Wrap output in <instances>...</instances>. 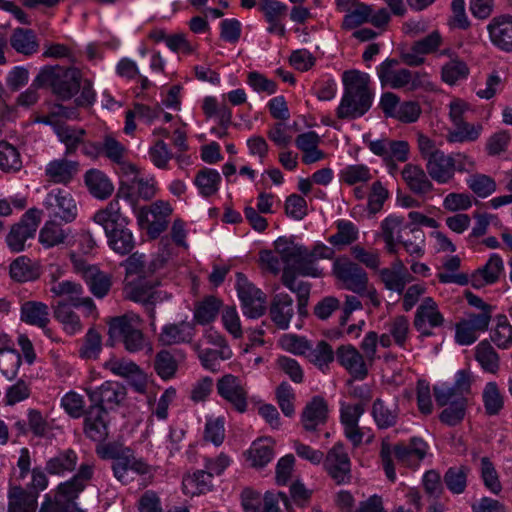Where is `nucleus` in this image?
<instances>
[{"mask_svg":"<svg viewBox=\"0 0 512 512\" xmlns=\"http://www.w3.org/2000/svg\"><path fill=\"white\" fill-rule=\"evenodd\" d=\"M223 306L221 299L209 295L197 302L194 307L193 323L207 325L216 320L220 309Z\"/></svg>","mask_w":512,"mask_h":512,"instance_id":"38","label":"nucleus"},{"mask_svg":"<svg viewBox=\"0 0 512 512\" xmlns=\"http://www.w3.org/2000/svg\"><path fill=\"white\" fill-rule=\"evenodd\" d=\"M328 417V402L322 396L316 395L304 406L300 415V423L306 432H316L326 424Z\"/></svg>","mask_w":512,"mask_h":512,"instance_id":"21","label":"nucleus"},{"mask_svg":"<svg viewBox=\"0 0 512 512\" xmlns=\"http://www.w3.org/2000/svg\"><path fill=\"white\" fill-rule=\"evenodd\" d=\"M343 95L336 108L341 120H355L371 108L374 93L370 88V76L359 70H348L342 74Z\"/></svg>","mask_w":512,"mask_h":512,"instance_id":"2","label":"nucleus"},{"mask_svg":"<svg viewBox=\"0 0 512 512\" xmlns=\"http://www.w3.org/2000/svg\"><path fill=\"white\" fill-rule=\"evenodd\" d=\"M310 362L317 366L323 373L326 372L330 363L334 361L335 353L326 341H319L315 348L310 345V350L306 354Z\"/></svg>","mask_w":512,"mask_h":512,"instance_id":"59","label":"nucleus"},{"mask_svg":"<svg viewBox=\"0 0 512 512\" xmlns=\"http://www.w3.org/2000/svg\"><path fill=\"white\" fill-rule=\"evenodd\" d=\"M55 133L59 141L65 145L66 156L72 155L77 151L81 144H83V139L86 135V131L83 128L68 125H58Z\"/></svg>","mask_w":512,"mask_h":512,"instance_id":"45","label":"nucleus"},{"mask_svg":"<svg viewBox=\"0 0 512 512\" xmlns=\"http://www.w3.org/2000/svg\"><path fill=\"white\" fill-rule=\"evenodd\" d=\"M427 449V443L418 437L411 438L408 444H397L393 448L388 441L383 440L381 443L380 457L387 478L392 482L396 480L392 453L395 454L396 459L401 464L407 467L417 468L420 462L425 458Z\"/></svg>","mask_w":512,"mask_h":512,"instance_id":"4","label":"nucleus"},{"mask_svg":"<svg viewBox=\"0 0 512 512\" xmlns=\"http://www.w3.org/2000/svg\"><path fill=\"white\" fill-rule=\"evenodd\" d=\"M336 357L341 366H343L354 378L363 380L368 374L364 357L352 345H342L336 351Z\"/></svg>","mask_w":512,"mask_h":512,"instance_id":"26","label":"nucleus"},{"mask_svg":"<svg viewBox=\"0 0 512 512\" xmlns=\"http://www.w3.org/2000/svg\"><path fill=\"white\" fill-rule=\"evenodd\" d=\"M401 174L410 191L418 196H425L434 189L427 171L419 165L408 163L404 166Z\"/></svg>","mask_w":512,"mask_h":512,"instance_id":"27","label":"nucleus"},{"mask_svg":"<svg viewBox=\"0 0 512 512\" xmlns=\"http://www.w3.org/2000/svg\"><path fill=\"white\" fill-rule=\"evenodd\" d=\"M240 497L244 512H280L279 499L285 504L288 501L285 493L275 494L268 491L262 496L250 488H245Z\"/></svg>","mask_w":512,"mask_h":512,"instance_id":"17","label":"nucleus"},{"mask_svg":"<svg viewBox=\"0 0 512 512\" xmlns=\"http://www.w3.org/2000/svg\"><path fill=\"white\" fill-rule=\"evenodd\" d=\"M273 458V448L267 441H256L249 450V460L254 467H264Z\"/></svg>","mask_w":512,"mask_h":512,"instance_id":"64","label":"nucleus"},{"mask_svg":"<svg viewBox=\"0 0 512 512\" xmlns=\"http://www.w3.org/2000/svg\"><path fill=\"white\" fill-rule=\"evenodd\" d=\"M452 155L444 152L434 155L425 163V169L432 180L438 184H447L454 178Z\"/></svg>","mask_w":512,"mask_h":512,"instance_id":"30","label":"nucleus"},{"mask_svg":"<svg viewBox=\"0 0 512 512\" xmlns=\"http://www.w3.org/2000/svg\"><path fill=\"white\" fill-rule=\"evenodd\" d=\"M213 475L208 470H197L192 475L183 478L182 485L185 494L199 495L211 491Z\"/></svg>","mask_w":512,"mask_h":512,"instance_id":"42","label":"nucleus"},{"mask_svg":"<svg viewBox=\"0 0 512 512\" xmlns=\"http://www.w3.org/2000/svg\"><path fill=\"white\" fill-rule=\"evenodd\" d=\"M195 324L188 321L170 323L163 326L159 334V341L163 345H177L190 343L195 336Z\"/></svg>","mask_w":512,"mask_h":512,"instance_id":"29","label":"nucleus"},{"mask_svg":"<svg viewBox=\"0 0 512 512\" xmlns=\"http://www.w3.org/2000/svg\"><path fill=\"white\" fill-rule=\"evenodd\" d=\"M78 463V455L75 450L68 448L59 451L49 458L45 465V471L50 475L63 476L75 470Z\"/></svg>","mask_w":512,"mask_h":512,"instance_id":"37","label":"nucleus"},{"mask_svg":"<svg viewBox=\"0 0 512 512\" xmlns=\"http://www.w3.org/2000/svg\"><path fill=\"white\" fill-rule=\"evenodd\" d=\"M40 210L49 219L59 220L64 223L73 222L78 214L77 204L72 194L62 188L50 190L42 202Z\"/></svg>","mask_w":512,"mask_h":512,"instance_id":"7","label":"nucleus"},{"mask_svg":"<svg viewBox=\"0 0 512 512\" xmlns=\"http://www.w3.org/2000/svg\"><path fill=\"white\" fill-rule=\"evenodd\" d=\"M84 281L91 293L97 298L105 297L112 285L110 275L101 271L98 267L90 270Z\"/></svg>","mask_w":512,"mask_h":512,"instance_id":"56","label":"nucleus"},{"mask_svg":"<svg viewBox=\"0 0 512 512\" xmlns=\"http://www.w3.org/2000/svg\"><path fill=\"white\" fill-rule=\"evenodd\" d=\"M102 154L117 164L125 174L135 175L136 167L125 160L126 148L116 138L106 135L101 143Z\"/></svg>","mask_w":512,"mask_h":512,"instance_id":"35","label":"nucleus"},{"mask_svg":"<svg viewBox=\"0 0 512 512\" xmlns=\"http://www.w3.org/2000/svg\"><path fill=\"white\" fill-rule=\"evenodd\" d=\"M135 213L139 227L145 229L150 238L156 239L167 229L172 207L168 202L158 200Z\"/></svg>","mask_w":512,"mask_h":512,"instance_id":"9","label":"nucleus"},{"mask_svg":"<svg viewBox=\"0 0 512 512\" xmlns=\"http://www.w3.org/2000/svg\"><path fill=\"white\" fill-rule=\"evenodd\" d=\"M275 251L280 255L281 261L285 267L301 276L321 277L323 272L318 267V260L331 259L334 251L325 244L319 242L314 245L312 250L301 244L295 243L285 237H279L275 242Z\"/></svg>","mask_w":512,"mask_h":512,"instance_id":"1","label":"nucleus"},{"mask_svg":"<svg viewBox=\"0 0 512 512\" xmlns=\"http://www.w3.org/2000/svg\"><path fill=\"white\" fill-rule=\"evenodd\" d=\"M485 413L488 416L498 415L504 407V396L494 381L486 383L482 392Z\"/></svg>","mask_w":512,"mask_h":512,"instance_id":"51","label":"nucleus"},{"mask_svg":"<svg viewBox=\"0 0 512 512\" xmlns=\"http://www.w3.org/2000/svg\"><path fill=\"white\" fill-rule=\"evenodd\" d=\"M36 85L49 86L61 100L71 99L80 89L81 77L77 69L45 66L35 77Z\"/></svg>","mask_w":512,"mask_h":512,"instance_id":"5","label":"nucleus"},{"mask_svg":"<svg viewBox=\"0 0 512 512\" xmlns=\"http://www.w3.org/2000/svg\"><path fill=\"white\" fill-rule=\"evenodd\" d=\"M193 349L197 352L202 366L212 372L218 371L219 360H228L233 355L230 347H224L223 349L202 348L200 342L195 343Z\"/></svg>","mask_w":512,"mask_h":512,"instance_id":"41","label":"nucleus"},{"mask_svg":"<svg viewBox=\"0 0 512 512\" xmlns=\"http://www.w3.org/2000/svg\"><path fill=\"white\" fill-rule=\"evenodd\" d=\"M503 270L504 263L501 256L497 253H493L490 255L486 264L472 274L471 284L475 288L494 284L498 281Z\"/></svg>","mask_w":512,"mask_h":512,"instance_id":"31","label":"nucleus"},{"mask_svg":"<svg viewBox=\"0 0 512 512\" xmlns=\"http://www.w3.org/2000/svg\"><path fill=\"white\" fill-rule=\"evenodd\" d=\"M79 164L65 158L50 161L45 168V175L49 181L56 184H68L78 172Z\"/></svg>","mask_w":512,"mask_h":512,"instance_id":"33","label":"nucleus"},{"mask_svg":"<svg viewBox=\"0 0 512 512\" xmlns=\"http://www.w3.org/2000/svg\"><path fill=\"white\" fill-rule=\"evenodd\" d=\"M21 363V355L17 350L8 345L0 348V372L8 380L17 376Z\"/></svg>","mask_w":512,"mask_h":512,"instance_id":"54","label":"nucleus"},{"mask_svg":"<svg viewBox=\"0 0 512 512\" xmlns=\"http://www.w3.org/2000/svg\"><path fill=\"white\" fill-rule=\"evenodd\" d=\"M154 368L161 379L169 380L175 376L178 364L169 351L162 350L156 354Z\"/></svg>","mask_w":512,"mask_h":512,"instance_id":"62","label":"nucleus"},{"mask_svg":"<svg viewBox=\"0 0 512 512\" xmlns=\"http://www.w3.org/2000/svg\"><path fill=\"white\" fill-rule=\"evenodd\" d=\"M218 395L235 411L244 413L248 409V390L246 384L233 374H226L216 383Z\"/></svg>","mask_w":512,"mask_h":512,"instance_id":"13","label":"nucleus"},{"mask_svg":"<svg viewBox=\"0 0 512 512\" xmlns=\"http://www.w3.org/2000/svg\"><path fill=\"white\" fill-rule=\"evenodd\" d=\"M455 129L450 131L447 139L451 143H463L469 141H475L479 138L483 129L481 124H470L465 121L456 123Z\"/></svg>","mask_w":512,"mask_h":512,"instance_id":"60","label":"nucleus"},{"mask_svg":"<svg viewBox=\"0 0 512 512\" xmlns=\"http://www.w3.org/2000/svg\"><path fill=\"white\" fill-rule=\"evenodd\" d=\"M469 75V68L467 64L455 57L445 63L441 69V79L448 85H454L457 82L464 80Z\"/></svg>","mask_w":512,"mask_h":512,"instance_id":"57","label":"nucleus"},{"mask_svg":"<svg viewBox=\"0 0 512 512\" xmlns=\"http://www.w3.org/2000/svg\"><path fill=\"white\" fill-rule=\"evenodd\" d=\"M10 44L18 53L25 55H31L38 49L36 36L30 29H15L10 38Z\"/></svg>","mask_w":512,"mask_h":512,"instance_id":"53","label":"nucleus"},{"mask_svg":"<svg viewBox=\"0 0 512 512\" xmlns=\"http://www.w3.org/2000/svg\"><path fill=\"white\" fill-rule=\"evenodd\" d=\"M379 277L387 290L396 292L398 295H402L407 284L414 280L404 262L399 258L395 259L390 267L381 269Z\"/></svg>","mask_w":512,"mask_h":512,"instance_id":"24","label":"nucleus"},{"mask_svg":"<svg viewBox=\"0 0 512 512\" xmlns=\"http://www.w3.org/2000/svg\"><path fill=\"white\" fill-rule=\"evenodd\" d=\"M399 61L388 58L377 67V76L382 87L413 91L420 86L419 73L397 68Z\"/></svg>","mask_w":512,"mask_h":512,"instance_id":"10","label":"nucleus"},{"mask_svg":"<svg viewBox=\"0 0 512 512\" xmlns=\"http://www.w3.org/2000/svg\"><path fill=\"white\" fill-rule=\"evenodd\" d=\"M487 32L494 47L512 53V15L501 14L493 17L487 25Z\"/></svg>","mask_w":512,"mask_h":512,"instance_id":"22","label":"nucleus"},{"mask_svg":"<svg viewBox=\"0 0 512 512\" xmlns=\"http://www.w3.org/2000/svg\"><path fill=\"white\" fill-rule=\"evenodd\" d=\"M333 271L343 287L353 293L363 296L369 284L367 272L352 261H335Z\"/></svg>","mask_w":512,"mask_h":512,"instance_id":"15","label":"nucleus"},{"mask_svg":"<svg viewBox=\"0 0 512 512\" xmlns=\"http://www.w3.org/2000/svg\"><path fill=\"white\" fill-rule=\"evenodd\" d=\"M111 469L113 476L123 485L131 483L136 475H153L152 466L142 458H137L132 450L116 462H112Z\"/></svg>","mask_w":512,"mask_h":512,"instance_id":"16","label":"nucleus"},{"mask_svg":"<svg viewBox=\"0 0 512 512\" xmlns=\"http://www.w3.org/2000/svg\"><path fill=\"white\" fill-rule=\"evenodd\" d=\"M371 12V6L359 2V4L344 16L342 28L350 30L367 23L371 17Z\"/></svg>","mask_w":512,"mask_h":512,"instance_id":"63","label":"nucleus"},{"mask_svg":"<svg viewBox=\"0 0 512 512\" xmlns=\"http://www.w3.org/2000/svg\"><path fill=\"white\" fill-rule=\"evenodd\" d=\"M41 215L40 209L30 208L10 227L5 243L11 252L19 253L25 250L26 242L35 237Z\"/></svg>","mask_w":512,"mask_h":512,"instance_id":"8","label":"nucleus"},{"mask_svg":"<svg viewBox=\"0 0 512 512\" xmlns=\"http://www.w3.org/2000/svg\"><path fill=\"white\" fill-rule=\"evenodd\" d=\"M443 44V37L438 30L415 41L409 48L400 53L401 60L410 67H418L425 63L426 55L436 54Z\"/></svg>","mask_w":512,"mask_h":512,"instance_id":"14","label":"nucleus"},{"mask_svg":"<svg viewBox=\"0 0 512 512\" xmlns=\"http://www.w3.org/2000/svg\"><path fill=\"white\" fill-rule=\"evenodd\" d=\"M335 225L337 232L328 238L334 247L348 246L358 239L359 230L353 222L342 219L336 221Z\"/></svg>","mask_w":512,"mask_h":512,"instance_id":"52","label":"nucleus"},{"mask_svg":"<svg viewBox=\"0 0 512 512\" xmlns=\"http://www.w3.org/2000/svg\"><path fill=\"white\" fill-rule=\"evenodd\" d=\"M221 182L220 173L211 168H204L198 171L195 176L194 184L203 197H210L219 190Z\"/></svg>","mask_w":512,"mask_h":512,"instance_id":"49","label":"nucleus"},{"mask_svg":"<svg viewBox=\"0 0 512 512\" xmlns=\"http://www.w3.org/2000/svg\"><path fill=\"white\" fill-rule=\"evenodd\" d=\"M140 322V317L134 313L114 317L108 322L109 336L120 339L129 352L140 351L145 346V337L140 329Z\"/></svg>","mask_w":512,"mask_h":512,"instance_id":"6","label":"nucleus"},{"mask_svg":"<svg viewBox=\"0 0 512 512\" xmlns=\"http://www.w3.org/2000/svg\"><path fill=\"white\" fill-rule=\"evenodd\" d=\"M119 194L93 215V221L103 227L109 247L120 255H127L134 249L135 241L127 227L129 219L121 212Z\"/></svg>","mask_w":512,"mask_h":512,"instance_id":"3","label":"nucleus"},{"mask_svg":"<svg viewBox=\"0 0 512 512\" xmlns=\"http://www.w3.org/2000/svg\"><path fill=\"white\" fill-rule=\"evenodd\" d=\"M58 220H47L39 232V242L45 248L64 244L69 236V229H64Z\"/></svg>","mask_w":512,"mask_h":512,"instance_id":"40","label":"nucleus"},{"mask_svg":"<svg viewBox=\"0 0 512 512\" xmlns=\"http://www.w3.org/2000/svg\"><path fill=\"white\" fill-rule=\"evenodd\" d=\"M23 167L20 151L6 140L0 141V170L4 173H17Z\"/></svg>","mask_w":512,"mask_h":512,"instance_id":"44","label":"nucleus"},{"mask_svg":"<svg viewBox=\"0 0 512 512\" xmlns=\"http://www.w3.org/2000/svg\"><path fill=\"white\" fill-rule=\"evenodd\" d=\"M475 358L486 372L495 374L499 370V356L487 341H482L476 346Z\"/></svg>","mask_w":512,"mask_h":512,"instance_id":"58","label":"nucleus"},{"mask_svg":"<svg viewBox=\"0 0 512 512\" xmlns=\"http://www.w3.org/2000/svg\"><path fill=\"white\" fill-rule=\"evenodd\" d=\"M405 232L398 236V242L402 245L406 253L413 259H420L425 255L426 236L420 227H410L405 225Z\"/></svg>","mask_w":512,"mask_h":512,"instance_id":"36","label":"nucleus"},{"mask_svg":"<svg viewBox=\"0 0 512 512\" xmlns=\"http://www.w3.org/2000/svg\"><path fill=\"white\" fill-rule=\"evenodd\" d=\"M72 307L66 301H59L54 309L55 319L63 325L64 330L70 335L80 332L83 328L79 316L72 310Z\"/></svg>","mask_w":512,"mask_h":512,"instance_id":"47","label":"nucleus"},{"mask_svg":"<svg viewBox=\"0 0 512 512\" xmlns=\"http://www.w3.org/2000/svg\"><path fill=\"white\" fill-rule=\"evenodd\" d=\"M446 408L440 413L439 419L448 426H456L461 423L466 414L467 398L447 399Z\"/></svg>","mask_w":512,"mask_h":512,"instance_id":"50","label":"nucleus"},{"mask_svg":"<svg viewBox=\"0 0 512 512\" xmlns=\"http://www.w3.org/2000/svg\"><path fill=\"white\" fill-rule=\"evenodd\" d=\"M109 414L106 408L90 405L84 415V434L94 442H104L109 437Z\"/></svg>","mask_w":512,"mask_h":512,"instance_id":"20","label":"nucleus"},{"mask_svg":"<svg viewBox=\"0 0 512 512\" xmlns=\"http://www.w3.org/2000/svg\"><path fill=\"white\" fill-rule=\"evenodd\" d=\"M444 321L437 303L433 298L426 297L416 310L414 327L422 337H430L433 335L432 329L441 327Z\"/></svg>","mask_w":512,"mask_h":512,"instance_id":"18","label":"nucleus"},{"mask_svg":"<svg viewBox=\"0 0 512 512\" xmlns=\"http://www.w3.org/2000/svg\"><path fill=\"white\" fill-rule=\"evenodd\" d=\"M471 468L466 465L449 467L443 476V483L452 494H462L467 487L468 476Z\"/></svg>","mask_w":512,"mask_h":512,"instance_id":"43","label":"nucleus"},{"mask_svg":"<svg viewBox=\"0 0 512 512\" xmlns=\"http://www.w3.org/2000/svg\"><path fill=\"white\" fill-rule=\"evenodd\" d=\"M322 463L335 484L345 485L351 482V461L343 443H335L324 456Z\"/></svg>","mask_w":512,"mask_h":512,"instance_id":"12","label":"nucleus"},{"mask_svg":"<svg viewBox=\"0 0 512 512\" xmlns=\"http://www.w3.org/2000/svg\"><path fill=\"white\" fill-rule=\"evenodd\" d=\"M368 149L382 159H394L404 163L409 159L410 146L405 140H392L382 137L376 140H366Z\"/></svg>","mask_w":512,"mask_h":512,"instance_id":"23","label":"nucleus"},{"mask_svg":"<svg viewBox=\"0 0 512 512\" xmlns=\"http://www.w3.org/2000/svg\"><path fill=\"white\" fill-rule=\"evenodd\" d=\"M9 273L17 282L33 281L39 277V270L27 256L17 257L9 267Z\"/></svg>","mask_w":512,"mask_h":512,"instance_id":"48","label":"nucleus"},{"mask_svg":"<svg viewBox=\"0 0 512 512\" xmlns=\"http://www.w3.org/2000/svg\"><path fill=\"white\" fill-rule=\"evenodd\" d=\"M85 184L89 192L98 199H106L114 191V186L109 178L100 170L90 169L84 176Z\"/></svg>","mask_w":512,"mask_h":512,"instance_id":"39","label":"nucleus"},{"mask_svg":"<svg viewBox=\"0 0 512 512\" xmlns=\"http://www.w3.org/2000/svg\"><path fill=\"white\" fill-rule=\"evenodd\" d=\"M38 493L14 486L8 492V512H36Z\"/></svg>","mask_w":512,"mask_h":512,"instance_id":"34","label":"nucleus"},{"mask_svg":"<svg viewBox=\"0 0 512 512\" xmlns=\"http://www.w3.org/2000/svg\"><path fill=\"white\" fill-rule=\"evenodd\" d=\"M371 179V170L365 164L347 165L339 172L340 182L348 186H354L360 183H367Z\"/></svg>","mask_w":512,"mask_h":512,"instance_id":"55","label":"nucleus"},{"mask_svg":"<svg viewBox=\"0 0 512 512\" xmlns=\"http://www.w3.org/2000/svg\"><path fill=\"white\" fill-rule=\"evenodd\" d=\"M20 319L22 322L42 329L49 334L50 313L47 304L40 301H26L20 308Z\"/></svg>","mask_w":512,"mask_h":512,"instance_id":"28","label":"nucleus"},{"mask_svg":"<svg viewBox=\"0 0 512 512\" xmlns=\"http://www.w3.org/2000/svg\"><path fill=\"white\" fill-rule=\"evenodd\" d=\"M236 290L246 317L257 319L265 314L266 295L240 272L236 275Z\"/></svg>","mask_w":512,"mask_h":512,"instance_id":"11","label":"nucleus"},{"mask_svg":"<svg viewBox=\"0 0 512 512\" xmlns=\"http://www.w3.org/2000/svg\"><path fill=\"white\" fill-rule=\"evenodd\" d=\"M372 416L379 429L390 428L397 423V405L395 403L388 405L382 399L377 398L372 405Z\"/></svg>","mask_w":512,"mask_h":512,"instance_id":"46","label":"nucleus"},{"mask_svg":"<svg viewBox=\"0 0 512 512\" xmlns=\"http://www.w3.org/2000/svg\"><path fill=\"white\" fill-rule=\"evenodd\" d=\"M269 315L279 329H288L294 315L293 299L286 293L276 294L271 301Z\"/></svg>","mask_w":512,"mask_h":512,"instance_id":"32","label":"nucleus"},{"mask_svg":"<svg viewBox=\"0 0 512 512\" xmlns=\"http://www.w3.org/2000/svg\"><path fill=\"white\" fill-rule=\"evenodd\" d=\"M91 405L113 409L119 406L126 398L125 387L116 381H105L96 388L85 389Z\"/></svg>","mask_w":512,"mask_h":512,"instance_id":"19","label":"nucleus"},{"mask_svg":"<svg viewBox=\"0 0 512 512\" xmlns=\"http://www.w3.org/2000/svg\"><path fill=\"white\" fill-rule=\"evenodd\" d=\"M471 387L470 374L466 370H459L455 376V382L453 385L443 383L439 386H434V397L438 406L444 407L447 403V399L451 397L455 398H466V394L469 393Z\"/></svg>","mask_w":512,"mask_h":512,"instance_id":"25","label":"nucleus"},{"mask_svg":"<svg viewBox=\"0 0 512 512\" xmlns=\"http://www.w3.org/2000/svg\"><path fill=\"white\" fill-rule=\"evenodd\" d=\"M50 292L56 297H66L68 299L67 303L72 306L84 293L81 284L70 280L54 282L50 287Z\"/></svg>","mask_w":512,"mask_h":512,"instance_id":"61","label":"nucleus"}]
</instances>
